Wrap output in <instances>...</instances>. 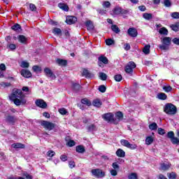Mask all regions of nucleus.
<instances>
[{
  "label": "nucleus",
  "mask_w": 179,
  "mask_h": 179,
  "mask_svg": "<svg viewBox=\"0 0 179 179\" xmlns=\"http://www.w3.org/2000/svg\"><path fill=\"white\" fill-rule=\"evenodd\" d=\"M114 79L116 82H121L122 80V76L121 74L115 75Z\"/></svg>",
  "instance_id": "43"
},
{
  "label": "nucleus",
  "mask_w": 179,
  "mask_h": 179,
  "mask_svg": "<svg viewBox=\"0 0 179 179\" xmlns=\"http://www.w3.org/2000/svg\"><path fill=\"white\" fill-rule=\"evenodd\" d=\"M159 34H161L162 36H167V34H169V30H167V29H166V27H162V28L159 29Z\"/></svg>",
  "instance_id": "26"
},
{
  "label": "nucleus",
  "mask_w": 179,
  "mask_h": 179,
  "mask_svg": "<svg viewBox=\"0 0 179 179\" xmlns=\"http://www.w3.org/2000/svg\"><path fill=\"white\" fill-rule=\"evenodd\" d=\"M98 61H99V66H101L103 65V64H104L105 65H107V64H108V59H107L104 56L99 57L98 58Z\"/></svg>",
  "instance_id": "13"
},
{
  "label": "nucleus",
  "mask_w": 179,
  "mask_h": 179,
  "mask_svg": "<svg viewBox=\"0 0 179 179\" xmlns=\"http://www.w3.org/2000/svg\"><path fill=\"white\" fill-rule=\"evenodd\" d=\"M149 129L151 131H156V129H157V124L156 122H152V124H149Z\"/></svg>",
  "instance_id": "33"
},
{
  "label": "nucleus",
  "mask_w": 179,
  "mask_h": 179,
  "mask_svg": "<svg viewBox=\"0 0 179 179\" xmlns=\"http://www.w3.org/2000/svg\"><path fill=\"white\" fill-rule=\"evenodd\" d=\"M158 134L159 135H164L166 134V130L161 127L158 128Z\"/></svg>",
  "instance_id": "59"
},
{
  "label": "nucleus",
  "mask_w": 179,
  "mask_h": 179,
  "mask_svg": "<svg viewBox=\"0 0 179 179\" xmlns=\"http://www.w3.org/2000/svg\"><path fill=\"white\" fill-rule=\"evenodd\" d=\"M167 177L169 179H176L177 178V174L176 173V172H171V173H167Z\"/></svg>",
  "instance_id": "34"
},
{
  "label": "nucleus",
  "mask_w": 179,
  "mask_h": 179,
  "mask_svg": "<svg viewBox=\"0 0 179 179\" xmlns=\"http://www.w3.org/2000/svg\"><path fill=\"white\" fill-rule=\"evenodd\" d=\"M41 125L48 131H52V129L55 128V124L45 120H42L41 122Z\"/></svg>",
  "instance_id": "4"
},
{
  "label": "nucleus",
  "mask_w": 179,
  "mask_h": 179,
  "mask_svg": "<svg viewBox=\"0 0 179 179\" xmlns=\"http://www.w3.org/2000/svg\"><path fill=\"white\" fill-rule=\"evenodd\" d=\"M161 43L162 44L159 45V50L166 51V50H169V47H170V45L171 44V38L167 36L161 38Z\"/></svg>",
  "instance_id": "2"
},
{
  "label": "nucleus",
  "mask_w": 179,
  "mask_h": 179,
  "mask_svg": "<svg viewBox=\"0 0 179 179\" xmlns=\"http://www.w3.org/2000/svg\"><path fill=\"white\" fill-rule=\"evenodd\" d=\"M127 33L130 37H136L138 36V31L135 28H129Z\"/></svg>",
  "instance_id": "14"
},
{
  "label": "nucleus",
  "mask_w": 179,
  "mask_h": 179,
  "mask_svg": "<svg viewBox=\"0 0 179 179\" xmlns=\"http://www.w3.org/2000/svg\"><path fill=\"white\" fill-rule=\"evenodd\" d=\"M1 85L2 87H10V86H12V84H10V83L2 82Z\"/></svg>",
  "instance_id": "58"
},
{
  "label": "nucleus",
  "mask_w": 179,
  "mask_h": 179,
  "mask_svg": "<svg viewBox=\"0 0 179 179\" xmlns=\"http://www.w3.org/2000/svg\"><path fill=\"white\" fill-rule=\"evenodd\" d=\"M76 150L78 153H85L86 150H85V147H83V145H78L76 148Z\"/></svg>",
  "instance_id": "29"
},
{
  "label": "nucleus",
  "mask_w": 179,
  "mask_h": 179,
  "mask_svg": "<svg viewBox=\"0 0 179 179\" xmlns=\"http://www.w3.org/2000/svg\"><path fill=\"white\" fill-rule=\"evenodd\" d=\"M17 39L20 43H22L23 44H24V43H26V41H27V38L26 36H24V35L18 36Z\"/></svg>",
  "instance_id": "28"
},
{
  "label": "nucleus",
  "mask_w": 179,
  "mask_h": 179,
  "mask_svg": "<svg viewBox=\"0 0 179 179\" xmlns=\"http://www.w3.org/2000/svg\"><path fill=\"white\" fill-rule=\"evenodd\" d=\"M47 156H48V157H54V156H55V152L52 150H49L47 152Z\"/></svg>",
  "instance_id": "56"
},
{
  "label": "nucleus",
  "mask_w": 179,
  "mask_h": 179,
  "mask_svg": "<svg viewBox=\"0 0 179 179\" xmlns=\"http://www.w3.org/2000/svg\"><path fill=\"white\" fill-rule=\"evenodd\" d=\"M143 17L145 20H151V19H153V14L145 13L143 14Z\"/></svg>",
  "instance_id": "22"
},
{
  "label": "nucleus",
  "mask_w": 179,
  "mask_h": 179,
  "mask_svg": "<svg viewBox=\"0 0 179 179\" xmlns=\"http://www.w3.org/2000/svg\"><path fill=\"white\" fill-rule=\"evenodd\" d=\"M20 66L21 68H29V66H30V64L26 61H22L21 62Z\"/></svg>",
  "instance_id": "38"
},
{
  "label": "nucleus",
  "mask_w": 179,
  "mask_h": 179,
  "mask_svg": "<svg viewBox=\"0 0 179 179\" xmlns=\"http://www.w3.org/2000/svg\"><path fill=\"white\" fill-rule=\"evenodd\" d=\"M164 111L169 115H174L177 113V107L173 103H166L164 107Z\"/></svg>",
  "instance_id": "3"
},
{
  "label": "nucleus",
  "mask_w": 179,
  "mask_h": 179,
  "mask_svg": "<svg viewBox=\"0 0 179 179\" xmlns=\"http://www.w3.org/2000/svg\"><path fill=\"white\" fill-rule=\"evenodd\" d=\"M58 7L62 9V10H64V12H68L69 10V7L68 5L64 3H59L58 4Z\"/></svg>",
  "instance_id": "17"
},
{
  "label": "nucleus",
  "mask_w": 179,
  "mask_h": 179,
  "mask_svg": "<svg viewBox=\"0 0 179 179\" xmlns=\"http://www.w3.org/2000/svg\"><path fill=\"white\" fill-rule=\"evenodd\" d=\"M102 5L103 8H110V6H111L110 1H104Z\"/></svg>",
  "instance_id": "61"
},
{
  "label": "nucleus",
  "mask_w": 179,
  "mask_h": 179,
  "mask_svg": "<svg viewBox=\"0 0 179 179\" xmlns=\"http://www.w3.org/2000/svg\"><path fill=\"white\" fill-rule=\"evenodd\" d=\"M173 44H176V45H179V38H174L172 40Z\"/></svg>",
  "instance_id": "64"
},
{
  "label": "nucleus",
  "mask_w": 179,
  "mask_h": 179,
  "mask_svg": "<svg viewBox=\"0 0 179 179\" xmlns=\"http://www.w3.org/2000/svg\"><path fill=\"white\" fill-rule=\"evenodd\" d=\"M143 52L145 54V55H148V54L150 53V45H146L143 49Z\"/></svg>",
  "instance_id": "30"
},
{
  "label": "nucleus",
  "mask_w": 179,
  "mask_h": 179,
  "mask_svg": "<svg viewBox=\"0 0 179 179\" xmlns=\"http://www.w3.org/2000/svg\"><path fill=\"white\" fill-rule=\"evenodd\" d=\"M99 90L101 92V93H106L107 88L106 87V86L102 85L99 87Z\"/></svg>",
  "instance_id": "52"
},
{
  "label": "nucleus",
  "mask_w": 179,
  "mask_h": 179,
  "mask_svg": "<svg viewBox=\"0 0 179 179\" xmlns=\"http://www.w3.org/2000/svg\"><path fill=\"white\" fill-rule=\"evenodd\" d=\"M122 8H121V7H115L113 12L114 13V15H121V10Z\"/></svg>",
  "instance_id": "36"
},
{
  "label": "nucleus",
  "mask_w": 179,
  "mask_h": 179,
  "mask_svg": "<svg viewBox=\"0 0 179 179\" xmlns=\"http://www.w3.org/2000/svg\"><path fill=\"white\" fill-rule=\"evenodd\" d=\"M171 16L173 19H179V13L173 12L171 14Z\"/></svg>",
  "instance_id": "50"
},
{
  "label": "nucleus",
  "mask_w": 179,
  "mask_h": 179,
  "mask_svg": "<svg viewBox=\"0 0 179 179\" xmlns=\"http://www.w3.org/2000/svg\"><path fill=\"white\" fill-rule=\"evenodd\" d=\"M83 76H85V78H94V74L90 73L89 70L85 69L83 71Z\"/></svg>",
  "instance_id": "16"
},
{
  "label": "nucleus",
  "mask_w": 179,
  "mask_h": 179,
  "mask_svg": "<svg viewBox=\"0 0 179 179\" xmlns=\"http://www.w3.org/2000/svg\"><path fill=\"white\" fill-rule=\"evenodd\" d=\"M16 121H17V119L13 115H8L6 117V122L11 124V125H15Z\"/></svg>",
  "instance_id": "9"
},
{
  "label": "nucleus",
  "mask_w": 179,
  "mask_h": 179,
  "mask_svg": "<svg viewBox=\"0 0 179 179\" xmlns=\"http://www.w3.org/2000/svg\"><path fill=\"white\" fill-rule=\"evenodd\" d=\"M23 177H25V178L27 179H33V177L30 176L29 173H27V172H24L23 173Z\"/></svg>",
  "instance_id": "63"
},
{
  "label": "nucleus",
  "mask_w": 179,
  "mask_h": 179,
  "mask_svg": "<svg viewBox=\"0 0 179 179\" xmlns=\"http://www.w3.org/2000/svg\"><path fill=\"white\" fill-rule=\"evenodd\" d=\"M136 68V64L134 62H129V64L125 66L124 71L126 73L131 74L134 72V69Z\"/></svg>",
  "instance_id": "6"
},
{
  "label": "nucleus",
  "mask_w": 179,
  "mask_h": 179,
  "mask_svg": "<svg viewBox=\"0 0 179 179\" xmlns=\"http://www.w3.org/2000/svg\"><path fill=\"white\" fill-rule=\"evenodd\" d=\"M52 33L54 34H57V36H59V35L62 34V31L59 28H55L52 30Z\"/></svg>",
  "instance_id": "37"
},
{
  "label": "nucleus",
  "mask_w": 179,
  "mask_h": 179,
  "mask_svg": "<svg viewBox=\"0 0 179 179\" xmlns=\"http://www.w3.org/2000/svg\"><path fill=\"white\" fill-rule=\"evenodd\" d=\"M82 104H85V106H87L88 107H90L92 106V101L89 100L87 98H84L81 99Z\"/></svg>",
  "instance_id": "25"
},
{
  "label": "nucleus",
  "mask_w": 179,
  "mask_h": 179,
  "mask_svg": "<svg viewBox=\"0 0 179 179\" xmlns=\"http://www.w3.org/2000/svg\"><path fill=\"white\" fill-rule=\"evenodd\" d=\"M12 147L14 149H24L25 145H24V144H22L20 143H13L12 145Z\"/></svg>",
  "instance_id": "21"
},
{
  "label": "nucleus",
  "mask_w": 179,
  "mask_h": 179,
  "mask_svg": "<svg viewBox=\"0 0 179 179\" xmlns=\"http://www.w3.org/2000/svg\"><path fill=\"white\" fill-rule=\"evenodd\" d=\"M116 156L118 157H124L125 156V151H123L122 149L119 148L116 151Z\"/></svg>",
  "instance_id": "24"
},
{
  "label": "nucleus",
  "mask_w": 179,
  "mask_h": 179,
  "mask_svg": "<svg viewBox=\"0 0 179 179\" xmlns=\"http://www.w3.org/2000/svg\"><path fill=\"white\" fill-rule=\"evenodd\" d=\"M11 29L14 31H19V30H22V27L19 24H15L11 27Z\"/></svg>",
  "instance_id": "31"
},
{
  "label": "nucleus",
  "mask_w": 179,
  "mask_h": 179,
  "mask_svg": "<svg viewBox=\"0 0 179 179\" xmlns=\"http://www.w3.org/2000/svg\"><path fill=\"white\" fill-rule=\"evenodd\" d=\"M59 113L62 114V115H66V114H68V111L66 109H65V108L59 109Z\"/></svg>",
  "instance_id": "47"
},
{
  "label": "nucleus",
  "mask_w": 179,
  "mask_h": 179,
  "mask_svg": "<svg viewBox=\"0 0 179 179\" xmlns=\"http://www.w3.org/2000/svg\"><path fill=\"white\" fill-rule=\"evenodd\" d=\"M115 117L117 121H122L124 120V114L121 111H118L115 113Z\"/></svg>",
  "instance_id": "19"
},
{
  "label": "nucleus",
  "mask_w": 179,
  "mask_h": 179,
  "mask_svg": "<svg viewBox=\"0 0 179 179\" xmlns=\"http://www.w3.org/2000/svg\"><path fill=\"white\" fill-rule=\"evenodd\" d=\"M120 143L122 146H125V148H128V149H131V150H135V149L138 148V145H136V144H131L127 140L122 139L120 141Z\"/></svg>",
  "instance_id": "7"
},
{
  "label": "nucleus",
  "mask_w": 179,
  "mask_h": 179,
  "mask_svg": "<svg viewBox=\"0 0 179 179\" xmlns=\"http://www.w3.org/2000/svg\"><path fill=\"white\" fill-rule=\"evenodd\" d=\"M78 22V18L75 16H68L66 19V23L67 24H73V23H76Z\"/></svg>",
  "instance_id": "12"
},
{
  "label": "nucleus",
  "mask_w": 179,
  "mask_h": 179,
  "mask_svg": "<svg viewBox=\"0 0 179 179\" xmlns=\"http://www.w3.org/2000/svg\"><path fill=\"white\" fill-rule=\"evenodd\" d=\"M29 9L32 12H36L37 10V7H36V5H34L33 3H30L29 4Z\"/></svg>",
  "instance_id": "53"
},
{
  "label": "nucleus",
  "mask_w": 179,
  "mask_h": 179,
  "mask_svg": "<svg viewBox=\"0 0 179 179\" xmlns=\"http://www.w3.org/2000/svg\"><path fill=\"white\" fill-rule=\"evenodd\" d=\"M102 118L107 121L108 122H110L114 120V115L111 113H108L102 115Z\"/></svg>",
  "instance_id": "11"
},
{
  "label": "nucleus",
  "mask_w": 179,
  "mask_h": 179,
  "mask_svg": "<svg viewBox=\"0 0 179 179\" xmlns=\"http://www.w3.org/2000/svg\"><path fill=\"white\" fill-rule=\"evenodd\" d=\"M161 169L162 170H164V171L169 170V169H170V165H169V164L164 163L161 165Z\"/></svg>",
  "instance_id": "48"
},
{
  "label": "nucleus",
  "mask_w": 179,
  "mask_h": 179,
  "mask_svg": "<svg viewBox=\"0 0 179 179\" xmlns=\"http://www.w3.org/2000/svg\"><path fill=\"white\" fill-rule=\"evenodd\" d=\"M80 87H81L80 85L79 84H76V83L73 84V89L76 92H79V90H80Z\"/></svg>",
  "instance_id": "45"
},
{
  "label": "nucleus",
  "mask_w": 179,
  "mask_h": 179,
  "mask_svg": "<svg viewBox=\"0 0 179 179\" xmlns=\"http://www.w3.org/2000/svg\"><path fill=\"white\" fill-rule=\"evenodd\" d=\"M171 142L173 143V145H178L179 144V139L177 137H173L171 140Z\"/></svg>",
  "instance_id": "46"
},
{
  "label": "nucleus",
  "mask_w": 179,
  "mask_h": 179,
  "mask_svg": "<svg viewBox=\"0 0 179 179\" xmlns=\"http://www.w3.org/2000/svg\"><path fill=\"white\" fill-rule=\"evenodd\" d=\"M35 104L40 108H47V103L43 99H37Z\"/></svg>",
  "instance_id": "10"
},
{
  "label": "nucleus",
  "mask_w": 179,
  "mask_h": 179,
  "mask_svg": "<svg viewBox=\"0 0 179 179\" xmlns=\"http://www.w3.org/2000/svg\"><path fill=\"white\" fill-rule=\"evenodd\" d=\"M129 179H138V175L135 173H132L129 176Z\"/></svg>",
  "instance_id": "57"
},
{
  "label": "nucleus",
  "mask_w": 179,
  "mask_h": 179,
  "mask_svg": "<svg viewBox=\"0 0 179 179\" xmlns=\"http://www.w3.org/2000/svg\"><path fill=\"white\" fill-rule=\"evenodd\" d=\"M157 98L159 99V100H166L167 99V95L163 92H161L157 95Z\"/></svg>",
  "instance_id": "27"
},
{
  "label": "nucleus",
  "mask_w": 179,
  "mask_h": 179,
  "mask_svg": "<svg viewBox=\"0 0 179 179\" xmlns=\"http://www.w3.org/2000/svg\"><path fill=\"white\" fill-rule=\"evenodd\" d=\"M21 75L24 78H27V79H29V78H31V72L29 70L22 69L21 71Z\"/></svg>",
  "instance_id": "15"
},
{
  "label": "nucleus",
  "mask_w": 179,
  "mask_h": 179,
  "mask_svg": "<svg viewBox=\"0 0 179 179\" xmlns=\"http://www.w3.org/2000/svg\"><path fill=\"white\" fill-rule=\"evenodd\" d=\"M115 41L114 40L111 39V38H108L106 40V45H113V44H114Z\"/></svg>",
  "instance_id": "51"
},
{
  "label": "nucleus",
  "mask_w": 179,
  "mask_h": 179,
  "mask_svg": "<svg viewBox=\"0 0 179 179\" xmlns=\"http://www.w3.org/2000/svg\"><path fill=\"white\" fill-rule=\"evenodd\" d=\"M110 29L113 31V33H115L116 34H118L121 32V29H120L118 26L115 24H112Z\"/></svg>",
  "instance_id": "18"
},
{
  "label": "nucleus",
  "mask_w": 179,
  "mask_h": 179,
  "mask_svg": "<svg viewBox=\"0 0 179 179\" xmlns=\"http://www.w3.org/2000/svg\"><path fill=\"white\" fill-rule=\"evenodd\" d=\"M68 146H69V148H72V146H75V145H76V143L75 141H73V140H70L68 143H67Z\"/></svg>",
  "instance_id": "60"
},
{
  "label": "nucleus",
  "mask_w": 179,
  "mask_h": 179,
  "mask_svg": "<svg viewBox=\"0 0 179 179\" xmlns=\"http://www.w3.org/2000/svg\"><path fill=\"white\" fill-rule=\"evenodd\" d=\"M153 137L148 136L145 139V145H152L153 143Z\"/></svg>",
  "instance_id": "32"
},
{
  "label": "nucleus",
  "mask_w": 179,
  "mask_h": 179,
  "mask_svg": "<svg viewBox=\"0 0 179 179\" xmlns=\"http://www.w3.org/2000/svg\"><path fill=\"white\" fill-rule=\"evenodd\" d=\"M171 28L173 31H178L179 30V22L177 23L176 24H172L171 25Z\"/></svg>",
  "instance_id": "39"
},
{
  "label": "nucleus",
  "mask_w": 179,
  "mask_h": 179,
  "mask_svg": "<svg viewBox=\"0 0 179 179\" xmlns=\"http://www.w3.org/2000/svg\"><path fill=\"white\" fill-rule=\"evenodd\" d=\"M91 173L96 178H103L106 176V173L100 169H92Z\"/></svg>",
  "instance_id": "5"
},
{
  "label": "nucleus",
  "mask_w": 179,
  "mask_h": 179,
  "mask_svg": "<svg viewBox=\"0 0 179 179\" xmlns=\"http://www.w3.org/2000/svg\"><path fill=\"white\" fill-rule=\"evenodd\" d=\"M56 62L61 66H66V65L68 64L66 60L62 59H57Z\"/></svg>",
  "instance_id": "20"
},
{
  "label": "nucleus",
  "mask_w": 179,
  "mask_h": 179,
  "mask_svg": "<svg viewBox=\"0 0 179 179\" xmlns=\"http://www.w3.org/2000/svg\"><path fill=\"white\" fill-rule=\"evenodd\" d=\"M93 106L94 107H100L101 106V101L99 99H95L92 102Z\"/></svg>",
  "instance_id": "35"
},
{
  "label": "nucleus",
  "mask_w": 179,
  "mask_h": 179,
  "mask_svg": "<svg viewBox=\"0 0 179 179\" xmlns=\"http://www.w3.org/2000/svg\"><path fill=\"white\" fill-rule=\"evenodd\" d=\"M44 73L45 76H47V78H50V79H52V80L57 78V76H55V74H54L52 71H51V69H50V68L48 67H45L44 69Z\"/></svg>",
  "instance_id": "8"
},
{
  "label": "nucleus",
  "mask_w": 179,
  "mask_h": 179,
  "mask_svg": "<svg viewBox=\"0 0 179 179\" xmlns=\"http://www.w3.org/2000/svg\"><path fill=\"white\" fill-rule=\"evenodd\" d=\"M99 78L101 80H107V74L104 73H99Z\"/></svg>",
  "instance_id": "44"
},
{
  "label": "nucleus",
  "mask_w": 179,
  "mask_h": 179,
  "mask_svg": "<svg viewBox=\"0 0 179 179\" xmlns=\"http://www.w3.org/2000/svg\"><path fill=\"white\" fill-rule=\"evenodd\" d=\"M34 72H41V68L38 66H34L32 67Z\"/></svg>",
  "instance_id": "54"
},
{
  "label": "nucleus",
  "mask_w": 179,
  "mask_h": 179,
  "mask_svg": "<svg viewBox=\"0 0 179 179\" xmlns=\"http://www.w3.org/2000/svg\"><path fill=\"white\" fill-rule=\"evenodd\" d=\"M9 99L13 101L15 106H24L26 103V99H24V94L20 89H13V92L9 96Z\"/></svg>",
  "instance_id": "1"
},
{
  "label": "nucleus",
  "mask_w": 179,
  "mask_h": 179,
  "mask_svg": "<svg viewBox=\"0 0 179 179\" xmlns=\"http://www.w3.org/2000/svg\"><path fill=\"white\" fill-rule=\"evenodd\" d=\"M87 131L88 132H93V131H96V125L90 124L87 127Z\"/></svg>",
  "instance_id": "40"
},
{
  "label": "nucleus",
  "mask_w": 179,
  "mask_h": 179,
  "mask_svg": "<svg viewBox=\"0 0 179 179\" xmlns=\"http://www.w3.org/2000/svg\"><path fill=\"white\" fill-rule=\"evenodd\" d=\"M110 173L113 176V177H115L118 174V172H117V169H111L110 171Z\"/></svg>",
  "instance_id": "62"
},
{
  "label": "nucleus",
  "mask_w": 179,
  "mask_h": 179,
  "mask_svg": "<svg viewBox=\"0 0 179 179\" xmlns=\"http://www.w3.org/2000/svg\"><path fill=\"white\" fill-rule=\"evenodd\" d=\"M164 6H166V8H171L172 3L170 0H164Z\"/></svg>",
  "instance_id": "42"
},
{
  "label": "nucleus",
  "mask_w": 179,
  "mask_h": 179,
  "mask_svg": "<svg viewBox=\"0 0 179 179\" xmlns=\"http://www.w3.org/2000/svg\"><path fill=\"white\" fill-rule=\"evenodd\" d=\"M175 136L174 131H169L166 134V138L171 141L173 138Z\"/></svg>",
  "instance_id": "41"
},
{
  "label": "nucleus",
  "mask_w": 179,
  "mask_h": 179,
  "mask_svg": "<svg viewBox=\"0 0 179 179\" xmlns=\"http://www.w3.org/2000/svg\"><path fill=\"white\" fill-rule=\"evenodd\" d=\"M85 26L87 30H93L94 27L93 26V22L91 20H88L85 22Z\"/></svg>",
  "instance_id": "23"
},
{
  "label": "nucleus",
  "mask_w": 179,
  "mask_h": 179,
  "mask_svg": "<svg viewBox=\"0 0 179 179\" xmlns=\"http://www.w3.org/2000/svg\"><path fill=\"white\" fill-rule=\"evenodd\" d=\"M163 90L166 93H169V92H170L171 90H173V87H171V86H170V85H169V86H164L163 87Z\"/></svg>",
  "instance_id": "49"
},
{
  "label": "nucleus",
  "mask_w": 179,
  "mask_h": 179,
  "mask_svg": "<svg viewBox=\"0 0 179 179\" xmlns=\"http://www.w3.org/2000/svg\"><path fill=\"white\" fill-rule=\"evenodd\" d=\"M112 167L113 170H120V165H118V163L117 162H113L112 164Z\"/></svg>",
  "instance_id": "55"
}]
</instances>
